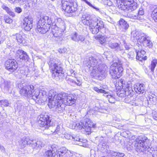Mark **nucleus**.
<instances>
[{"instance_id":"37","label":"nucleus","mask_w":157,"mask_h":157,"mask_svg":"<svg viewBox=\"0 0 157 157\" xmlns=\"http://www.w3.org/2000/svg\"><path fill=\"white\" fill-rule=\"evenodd\" d=\"M157 64V59H153L151 63V65L149 66L150 69L152 72H153Z\"/></svg>"},{"instance_id":"4","label":"nucleus","mask_w":157,"mask_h":157,"mask_svg":"<svg viewBox=\"0 0 157 157\" xmlns=\"http://www.w3.org/2000/svg\"><path fill=\"white\" fill-rule=\"evenodd\" d=\"M131 35L135 40L141 43L143 46L149 48L152 47L153 44L150 40V37L144 33H141L140 31L135 30L132 32Z\"/></svg>"},{"instance_id":"8","label":"nucleus","mask_w":157,"mask_h":157,"mask_svg":"<svg viewBox=\"0 0 157 157\" xmlns=\"http://www.w3.org/2000/svg\"><path fill=\"white\" fill-rule=\"evenodd\" d=\"M57 62L56 59L52 58H50L48 61L49 68L52 71V76L53 78L58 77L62 74V68Z\"/></svg>"},{"instance_id":"29","label":"nucleus","mask_w":157,"mask_h":157,"mask_svg":"<svg viewBox=\"0 0 157 157\" xmlns=\"http://www.w3.org/2000/svg\"><path fill=\"white\" fill-rule=\"evenodd\" d=\"M136 59L140 61L143 60H145L147 59V57L145 56L146 52L144 50H141L140 51H138L136 52Z\"/></svg>"},{"instance_id":"45","label":"nucleus","mask_w":157,"mask_h":157,"mask_svg":"<svg viewBox=\"0 0 157 157\" xmlns=\"http://www.w3.org/2000/svg\"><path fill=\"white\" fill-rule=\"evenodd\" d=\"M35 92H39V98H37V99L39 98H40V96L41 95L43 96H45V97H47L48 98V96L47 95V93L44 91H41L40 92H38V91H34Z\"/></svg>"},{"instance_id":"19","label":"nucleus","mask_w":157,"mask_h":157,"mask_svg":"<svg viewBox=\"0 0 157 157\" xmlns=\"http://www.w3.org/2000/svg\"><path fill=\"white\" fill-rule=\"evenodd\" d=\"M108 46L111 48L113 49L116 52H124L123 48L120 44L117 43L114 41L109 42L108 43Z\"/></svg>"},{"instance_id":"40","label":"nucleus","mask_w":157,"mask_h":157,"mask_svg":"<svg viewBox=\"0 0 157 157\" xmlns=\"http://www.w3.org/2000/svg\"><path fill=\"white\" fill-rule=\"evenodd\" d=\"M129 17L132 19L139 20L140 21H142L144 20V18L142 16H141V17H139L138 15H136L134 14H131L130 15Z\"/></svg>"},{"instance_id":"48","label":"nucleus","mask_w":157,"mask_h":157,"mask_svg":"<svg viewBox=\"0 0 157 157\" xmlns=\"http://www.w3.org/2000/svg\"><path fill=\"white\" fill-rule=\"evenodd\" d=\"M144 11L143 8H140L139 11L138 12V16L139 17H141V16L143 17V15L144 14Z\"/></svg>"},{"instance_id":"49","label":"nucleus","mask_w":157,"mask_h":157,"mask_svg":"<svg viewBox=\"0 0 157 157\" xmlns=\"http://www.w3.org/2000/svg\"><path fill=\"white\" fill-rule=\"evenodd\" d=\"M60 130V127L59 125H57L56 127L54 128V131H53L54 134L58 133Z\"/></svg>"},{"instance_id":"27","label":"nucleus","mask_w":157,"mask_h":157,"mask_svg":"<svg viewBox=\"0 0 157 157\" xmlns=\"http://www.w3.org/2000/svg\"><path fill=\"white\" fill-rule=\"evenodd\" d=\"M57 154L59 155L66 154L64 157H75V155H73L65 147H63L59 150Z\"/></svg>"},{"instance_id":"56","label":"nucleus","mask_w":157,"mask_h":157,"mask_svg":"<svg viewBox=\"0 0 157 157\" xmlns=\"http://www.w3.org/2000/svg\"><path fill=\"white\" fill-rule=\"evenodd\" d=\"M152 117L155 120H157V113L156 112H154L152 113Z\"/></svg>"},{"instance_id":"16","label":"nucleus","mask_w":157,"mask_h":157,"mask_svg":"<svg viewBox=\"0 0 157 157\" xmlns=\"http://www.w3.org/2000/svg\"><path fill=\"white\" fill-rule=\"evenodd\" d=\"M0 86L2 90L5 93L11 92L13 87L12 84L10 81L2 78L1 80Z\"/></svg>"},{"instance_id":"33","label":"nucleus","mask_w":157,"mask_h":157,"mask_svg":"<svg viewBox=\"0 0 157 157\" xmlns=\"http://www.w3.org/2000/svg\"><path fill=\"white\" fill-rule=\"evenodd\" d=\"M13 36L14 37V38L17 40L19 44L22 43L25 45V40L21 34L17 33L16 34Z\"/></svg>"},{"instance_id":"3","label":"nucleus","mask_w":157,"mask_h":157,"mask_svg":"<svg viewBox=\"0 0 157 157\" xmlns=\"http://www.w3.org/2000/svg\"><path fill=\"white\" fill-rule=\"evenodd\" d=\"M53 21L47 16L41 17L37 23L36 31L41 34H45L53 26Z\"/></svg>"},{"instance_id":"46","label":"nucleus","mask_w":157,"mask_h":157,"mask_svg":"<svg viewBox=\"0 0 157 157\" xmlns=\"http://www.w3.org/2000/svg\"><path fill=\"white\" fill-rule=\"evenodd\" d=\"M29 58V56L27 54L26 52H25L22 55V56H20V59H21L22 60H24L25 61H28Z\"/></svg>"},{"instance_id":"1","label":"nucleus","mask_w":157,"mask_h":157,"mask_svg":"<svg viewBox=\"0 0 157 157\" xmlns=\"http://www.w3.org/2000/svg\"><path fill=\"white\" fill-rule=\"evenodd\" d=\"M101 61L96 57H90L84 62V65L89 68H91V75L98 77L101 79L107 75V66L104 64L101 63Z\"/></svg>"},{"instance_id":"32","label":"nucleus","mask_w":157,"mask_h":157,"mask_svg":"<svg viewBox=\"0 0 157 157\" xmlns=\"http://www.w3.org/2000/svg\"><path fill=\"white\" fill-rule=\"evenodd\" d=\"M32 143H31V146L33 147V148H40L43 147H44V144L41 142L40 141L37 140L36 141V140H32Z\"/></svg>"},{"instance_id":"36","label":"nucleus","mask_w":157,"mask_h":157,"mask_svg":"<svg viewBox=\"0 0 157 157\" xmlns=\"http://www.w3.org/2000/svg\"><path fill=\"white\" fill-rule=\"evenodd\" d=\"M2 7L4 10H5L10 15L13 17L15 16V13L7 6L4 5L2 6Z\"/></svg>"},{"instance_id":"41","label":"nucleus","mask_w":157,"mask_h":157,"mask_svg":"<svg viewBox=\"0 0 157 157\" xmlns=\"http://www.w3.org/2000/svg\"><path fill=\"white\" fill-rule=\"evenodd\" d=\"M9 101L6 100H1L0 105L1 107H7L9 105Z\"/></svg>"},{"instance_id":"7","label":"nucleus","mask_w":157,"mask_h":157,"mask_svg":"<svg viewBox=\"0 0 157 157\" xmlns=\"http://www.w3.org/2000/svg\"><path fill=\"white\" fill-rule=\"evenodd\" d=\"M18 87L20 89L19 92L21 95L28 98L32 97L34 100L36 101V98H39V92H35L34 93V87L33 85H28L25 86L21 84L18 85Z\"/></svg>"},{"instance_id":"64","label":"nucleus","mask_w":157,"mask_h":157,"mask_svg":"<svg viewBox=\"0 0 157 157\" xmlns=\"http://www.w3.org/2000/svg\"><path fill=\"white\" fill-rule=\"evenodd\" d=\"M52 1H54V0H52Z\"/></svg>"},{"instance_id":"22","label":"nucleus","mask_w":157,"mask_h":157,"mask_svg":"<svg viewBox=\"0 0 157 157\" xmlns=\"http://www.w3.org/2000/svg\"><path fill=\"white\" fill-rule=\"evenodd\" d=\"M71 40L77 42H82L85 41L86 39V36L85 35L82 34H78L76 32H74L71 35Z\"/></svg>"},{"instance_id":"20","label":"nucleus","mask_w":157,"mask_h":157,"mask_svg":"<svg viewBox=\"0 0 157 157\" xmlns=\"http://www.w3.org/2000/svg\"><path fill=\"white\" fill-rule=\"evenodd\" d=\"M55 102V106L52 108H49L50 109L55 108V111L58 113L62 112L65 109L66 105L64 103L61 99H60Z\"/></svg>"},{"instance_id":"34","label":"nucleus","mask_w":157,"mask_h":157,"mask_svg":"<svg viewBox=\"0 0 157 157\" xmlns=\"http://www.w3.org/2000/svg\"><path fill=\"white\" fill-rule=\"evenodd\" d=\"M125 82L121 79L118 82V85L120 87V88H121V87H122V89L120 90L119 92H117V93L120 92V91L122 90H125V89L126 88H128L127 87L128 85H130L131 87H132V85L130 83H127L125 84L124 83Z\"/></svg>"},{"instance_id":"50","label":"nucleus","mask_w":157,"mask_h":157,"mask_svg":"<svg viewBox=\"0 0 157 157\" xmlns=\"http://www.w3.org/2000/svg\"><path fill=\"white\" fill-rule=\"evenodd\" d=\"M14 11L18 13H20L22 12V9L20 7H16L14 8Z\"/></svg>"},{"instance_id":"30","label":"nucleus","mask_w":157,"mask_h":157,"mask_svg":"<svg viewBox=\"0 0 157 157\" xmlns=\"http://www.w3.org/2000/svg\"><path fill=\"white\" fill-rule=\"evenodd\" d=\"M134 90L139 94H143L144 91V85L143 84L137 83L134 85Z\"/></svg>"},{"instance_id":"60","label":"nucleus","mask_w":157,"mask_h":157,"mask_svg":"<svg viewBox=\"0 0 157 157\" xmlns=\"http://www.w3.org/2000/svg\"><path fill=\"white\" fill-rule=\"evenodd\" d=\"M10 3H17L19 1H15V0H8Z\"/></svg>"},{"instance_id":"62","label":"nucleus","mask_w":157,"mask_h":157,"mask_svg":"<svg viewBox=\"0 0 157 157\" xmlns=\"http://www.w3.org/2000/svg\"><path fill=\"white\" fill-rule=\"evenodd\" d=\"M102 145L103 146H105V143H103Z\"/></svg>"},{"instance_id":"35","label":"nucleus","mask_w":157,"mask_h":157,"mask_svg":"<svg viewBox=\"0 0 157 157\" xmlns=\"http://www.w3.org/2000/svg\"><path fill=\"white\" fill-rule=\"evenodd\" d=\"M66 79L67 82L71 85L74 86L75 85H76L77 86H80L81 84V82L78 80H77V82L70 78L67 77Z\"/></svg>"},{"instance_id":"55","label":"nucleus","mask_w":157,"mask_h":157,"mask_svg":"<svg viewBox=\"0 0 157 157\" xmlns=\"http://www.w3.org/2000/svg\"><path fill=\"white\" fill-rule=\"evenodd\" d=\"M65 137L67 139H72L73 136H71L69 134H65Z\"/></svg>"},{"instance_id":"52","label":"nucleus","mask_w":157,"mask_h":157,"mask_svg":"<svg viewBox=\"0 0 157 157\" xmlns=\"http://www.w3.org/2000/svg\"><path fill=\"white\" fill-rule=\"evenodd\" d=\"M134 55L133 52L131 51L128 54L127 56L129 58H132L134 57Z\"/></svg>"},{"instance_id":"5","label":"nucleus","mask_w":157,"mask_h":157,"mask_svg":"<svg viewBox=\"0 0 157 157\" xmlns=\"http://www.w3.org/2000/svg\"><path fill=\"white\" fill-rule=\"evenodd\" d=\"M94 127L95 125L88 118L82 120L79 123H77L75 122H73L70 125V128L72 129L79 130L83 128L85 129V130L87 132H90L91 128Z\"/></svg>"},{"instance_id":"38","label":"nucleus","mask_w":157,"mask_h":157,"mask_svg":"<svg viewBox=\"0 0 157 157\" xmlns=\"http://www.w3.org/2000/svg\"><path fill=\"white\" fill-rule=\"evenodd\" d=\"M72 140L74 141L77 142V144H79L80 146H82L83 144L82 143V140L80 139L78 136H75V135L73 136Z\"/></svg>"},{"instance_id":"42","label":"nucleus","mask_w":157,"mask_h":157,"mask_svg":"<svg viewBox=\"0 0 157 157\" xmlns=\"http://www.w3.org/2000/svg\"><path fill=\"white\" fill-rule=\"evenodd\" d=\"M107 153L109 155L111 156L112 157H117L118 154V152L110 150H107Z\"/></svg>"},{"instance_id":"51","label":"nucleus","mask_w":157,"mask_h":157,"mask_svg":"<svg viewBox=\"0 0 157 157\" xmlns=\"http://www.w3.org/2000/svg\"><path fill=\"white\" fill-rule=\"evenodd\" d=\"M15 107H16L17 109L19 110H20L22 107V105L21 103L18 102L15 104L14 105Z\"/></svg>"},{"instance_id":"26","label":"nucleus","mask_w":157,"mask_h":157,"mask_svg":"<svg viewBox=\"0 0 157 157\" xmlns=\"http://www.w3.org/2000/svg\"><path fill=\"white\" fill-rule=\"evenodd\" d=\"M29 139V137H24L21 138L19 141V143L21 148H23L25 147L27 144L31 145L32 143V141Z\"/></svg>"},{"instance_id":"24","label":"nucleus","mask_w":157,"mask_h":157,"mask_svg":"<svg viewBox=\"0 0 157 157\" xmlns=\"http://www.w3.org/2000/svg\"><path fill=\"white\" fill-rule=\"evenodd\" d=\"M57 151V146L52 145L51 147L50 150H48L45 153V157H55Z\"/></svg>"},{"instance_id":"12","label":"nucleus","mask_w":157,"mask_h":157,"mask_svg":"<svg viewBox=\"0 0 157 157\" xmlns=\"http://www.w3.org/2000/svg\"><path fill=\"white\" fill-rule=\"evenodd\" d=\"M58 99H61L67 105H71L76 102V98L72 94L68 96L65 93H60L57 96Z\"/></svg>"},{"instance_id":"11","label":"nucleus","mask_w":157,"mask_h":157,"mask_svg":"<svg viewBox=\"0 0 157 157\" xmlns=\"http://www.w3.org/2000/svg\"><path fill=\"white\" fill-rule=\"evenodd\" d=\"M130 86V85H128L127 87L128 88H126L125 90H122L120 92L117 93V95L119 97L125 98L124 101L128 103H130L132 100V97L134 93L132 87Z\"/></svg>"},{"instance_id":"6","label":"nucleus","mask_w":157,"mask_h":157,"mask_svg":"<svg viewBox=\"0 0 157 157\" xmlns=\"http://www.w3.org/2000/svg\"><path fill=\"white\" fill-rule=\"evenodd\" d=\"M116 6L119 9L128 13L136 10L137 7V3L133 0H117Z\"/></svg>"},{"instance_id":"17","label":"nucleus","mask_w":157,"mask_h":157,"mask_svg":"<svg viewBox=\"0 0 157 157\" xmlns=\"http://www.w3.org/2000/svg\"><path fill=\"white\" fill-rule=\"evenodd\" d=\"M6 68L10 71H13L18 67L17 61L14 59H9L6 61L5 63Z\"/></svg>"},{"instance_id":"53","label":"nucleus","mask_w":157,"mask_h":157,"mask_svg":"<svg viewBox=\"0 0 157 157\" xmlns=\"http://www.w3.org/2000/svg\"><path fill=\"white\" fill-rule=\"evenodd\" d=\"M30 7V5L29 2H28L26 3L24 6V8L26 10H28Z\"/></svg>"},{"instance_id":"9","label":"nucleus","mask_w":157,"mask_h":157,"mask_svg":"<svg viewBox=\"0 0 157 157\" xmlns=\"http://www.w3.org/2000/svg\"><path fill=\"white\" fill-rule=\"evenodd\" d=\"M123 71L121 62L114 63L110 67L109 73L112 78L116 79L121 76Z\"/></svg>"},{"instance_id":"39","label":"nucleus","mask_w":157,"mask_h":157,"mask_svg":"<svg viewBox=\"0 0 157 157\" xmlns=\"http://www.w3.org/2000/svg\"><path fill=\"white\" fill-rule=\"evenodd\" d=\"M151 16L155 21L157 22V7L155 8L152 11Z\"/></svg>"},{"instance_id":"14","label":"nucleus","mask_w":157,"mask_h":157,"mask_svg":"<svg viewBox=\"0 0 157 157\" xmlns=\"http://www.w3.org/2000/svg\"><path fill=\"white\" fill-rule=\"evenodd\" d=\"M90 31L93 34H97L99 30L103 28L104 24L100 18H98L96 21H93V22L89 25Z\"/></svg>"},{"instance_id":"31","label":"nucleus","mask_w":157,"mask_h":157,"mask_svg":"<svg viewBox=\"0 0 157 157\" xmlns=\"http://www.w3.org/2000/svg\"><path fill=\"white\" fill-rule=\"evenodd\" d=\"M33 22V18L32 16H28L27 17H25L23 19V25H27L29 24V26H27L26 27V29L28 28V29L30 28L31 27H32Z\"/></svg>"},{"instance_id":"15","label":"nucleus","mask_w":157,"mask_h":157,"mask_svg":"<svg viewBox=\"0 0 157 157\" xmlns=\"http://www.w3.org/2000/svg\"><path fill=\"white\" fill-rule=\"evenodd\" d=\"M56 95V92L53 90L49 91L48 94V105L49 108H52L55 106V102L60 100L58 99L57 96L59 94Z\"/></svg>"},{"instance_id":"59","label":"nucleus","mask_w":157,"mask_h":157,"mask_svg":"<svg viewBox=\"0 0 157 157\" xmlns=\"http://www.w3.org/2000/svg\"><path fill=\"white\" fill-rule=\"evenodd\" d=\"M124 155L123 153L118 152L117 157H123Z\"/></svg>"},{"instance_id":"23","label":"nucleus","mask_w":157,"mask_h":157,"mask_svg":"<svg viewBox=\"0 0 157 157\" xmlns=\"http://www.w3.org/2000/svg\"><path fill=\"white\" fill-rule=\"evenodd\" d=\"M57 26L60 29H62V30H65V27L64 21L59 17H56L54 18L52 26Z\"/></svg>"},{"instance_id":"18","label":"nucleus","mask_w":157,"mask_h":157,"mask_svg":"<svg viewBox=\"0 0 157 157\" xmlns=\"http://www.w3.org/2000/svg\"><path fill=\"white\" fill-rule=\"evenodd\" d=\"M98 18L95 17L93 19L91 18V15L88 13H85L82 16V20L83 23L87 25H89L93 21H96V20Z\"/></svg>"},{"instance_id":"28","label":"nucleus","mask_w":157,"mask_h":157,"mask_svg":"<svg viewBox=\"0 0 157 157\" xmlns=\"http://www.w3.org/2000/svg\"><path fill=\"white\" fill-rule=\"evenodd\" d=\"M129 25L123 19H121L119 21L118 26L120 30L122 32H125L129 27Z\"/></svg>"},{"instance_id":"10","label":"nucleus","mask_w":157,"mask_h":157,"mask_svg":"<svg viewBox=\"0 0 157 157\" xmlns=\"http://www.w3.org/2000/svg\"><path fill=\"white\" fill-rule=\"evenodd\" d=\"M62 3L63 9L67 13H72L77 9V3L73 0H63Z\"/></svg>"},{"instance_id":"43","label":"nucleus","mask_w":157,"mask_h":157,"mask_svg":"<svg viewBox=\"0 0 157 157\" xmlns=\"http://www.w3.org/2000/svg\"><path fill=\"white\" fill-rule=\"evenodd\" d=\"M106 37L105 36H101L99 39V41L101 44H104L106 42Z\"/></svg>"},{"instance_id":"58","label":"nucleus","mask_w":157,"mask_h":157,"mask_svg":"<svg viewBox=\"0 0 157 157\" xmlns=\"http://www.w3.org/2000/svg\"><path fill=\"white\" fill-rule=\"evenodd\" d=\"M0 150L3 152H5V151L4 147L1 144H0Z\"/></svg>"},{"instance_id":"57","label":"nucleus","mask_w":157,"mask_h":157,"mask_svg":"<svg viewBox=\"0 0 157 157\" xmlns=\"http://www.w3.org/2000/svg\"><path fill=\"white\" fill-rule=\"evenodd\" d=\"M124 44V46L125 47V48L126 50H128L129 49L130 47L129 46L127 45V44L126 43L125 41H123Z\"/></svg>"},{"instance_id":"54","label":"nucleus","mask_w":157,"mask_h":157,"mask_svg":"<svg viewBox=\"0 0 157 157\" xmlns=\"http://www.w3.org/2000/svg\"><path fill=\"white\" fill-rule=\"evenodd\" d=\"M29 24L28 23V24H27V25H23V24H22L23 27L24 28L25 30L27 31H29L32 27H30V28H29V30H28V28H27V29H26V27H27V26H29Z\"/></svg>"},{"instance_id":"44","label":"nucleus","mask_w":157,"mask_h":157,"mask_svg":"<svg viewBox=\"0 0 157 157\" xmlns=\"http://www.w3.org/2000/svg\"><path fill=\"white\" fill-rule=\"evenodd\" d=\"M4 20L6 23L11 24L13 22V20L11 19L8 16H4Z\"/></svg>"},{"instance_id":"61","label":"nucleus","mask_w":157,"mask_h":157,"mask_svg":"<svg viewBox=\"0 0 157 157\" xmlns=\"http://www.w3.org/2000/svg\"><path fill=\"white\" fill-rule=\"evenodd\" d=\"M70 71L71 73V74H73L74 75H75V73H74V71L72 70V69H71Z\"/></svg>"},{"instance_id":"2","label":"nucleus","mask_w":157,"mask_h":157,"mask_svg":"<svg viewBox=\"0 0 157 157\" xmlns=\"http://www.w3.org/2000/svg\"><path fill=\"white\" fill-rule=\"evenodd\" d=\"M151 142L147 138L143 135L139 136L135 141L136 151L139 152L147 151L152 154V157H157V147L151 148Z\"/></svg>"},{"instance_id":"21","label":"nucleus","mask_w":157,"mask_h":157,"mask_svg":"<svg viewBox=\"0 0 157 157\" xmlns=\"http://www.w3.org/2000/svg\"><path fill=\"white\" fill-rule=\"evenodd\" d=\"M52 33L54 36L58 37L60 40H62L61 36L63 34V33L65 30H62V29H60L57 26H52Z\"/></svg>"},{"instance_id":"63","label":"nucleus","mask_w":157,"mask_h":157,"mask_svg":"<svg viewBox=\"0 0 157 157\" xmlns=\"http://www.w3.org/2000/svg\"><path fill=\"white\" fill-rule=\"evenodd\" d=\"M70 117H72V116L71 115H70Z\"/></svg>"},{"instance_id":"25","label":"nucleus","mask_w":157,"mask_h":157,"mask_svg":"<svg viewBox=\"0 0 157 157\" xmlns=\"http://www.w3.org/2000/svg\"><path fill=\"white\" fill-rule=\"evenodd\" d=\"M93 89L98 93H104L105 94L104 95V96L107 98L109 102L112 103H114L115 101L114 98L111 95H106V93L104 90L101 89H99L98 88L96 87H94Z\"/></svg>"},{"instance_id":"13","label":"nucleus","mask_w":157,"mask_h":157,"mask_svg":"<svg viewBox=\"0 0 157 157\" xmlns=\"http://www.w3.org/2000/svg\"><path fill=\"white\" fill-rule=\"evenodd\" d=\"M51 120L49 116L47 115L41 114L40 115L39 121H38L39 125L40 127L44 128L45 129L50 128L52 130L51 132L54 134L53 132L55 127H51Z\"/></svg>"},{"instance_id":"47","label":"nucleus","mask_w":157,"mask_h":157,"mask_svg":"<svg viewBox=\"0 0 157 157\" xmlns=\"http://www.w3.org/2000/svg\"><path fill=\"white\" fill-rule=\"evenodd\" d=\"M25 51L21 49H19L17 51L16 55L20 59V56H22V55L24 53Z\"/></svg>"}]
</instances>
